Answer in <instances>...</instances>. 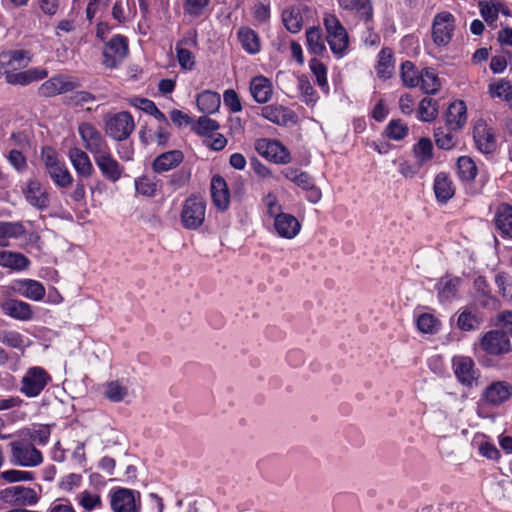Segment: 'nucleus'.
I'll use <instances>...</instances> for the list:
<instances>
[{"instance_id":"2","label":"nucleus","mask_w":512,"mask_h":512,"mask_svg":"<svg viewBox=\"0 0 512 512\" xmlns=\"http://www.w3.org/2000/svg\"><path fill=\"white\" fill-rule=\"evenodd\" d=\"M134 128V119L129 112L123 111L105 116L106 133L116 141L126 140Z\"/></svg>"},{"instance_id":"12","label":"nucleus","mask_w":512,"mask_h":512,"mask_svg":"<svg viewBox=\"0 0 512 512\" xmlns=\"http://www.w3.org/2000/svg\"><path fill=\"white\" fill-rule=\"evenodd\" d=\"M452 367L457 380L464 386L472 387L479 376L474 361L468 356L453 357Z\"/></svg>"},{"instance_id":"36","label":"nucleus","mask_w":512,"mask_h":512,"mask_svg":"<svg viewBox=\"0 0 512 512\" xmlns=\"http://www.w3.org/2000/svg\"><path fill=\"white\" fill-rule=\"evenodd\" d=\"M238 38L243 49L250 54H256L260 50L259 37L256 32L250 28L244 27L239 29Z\"/></svg>"},{"instance_id":"16","label":"nucleus","mask_w":512,"mask_h":512,"mask_svg":"<svg viewBox=\"0 0 512 512\" xmlns=\"http://www.w3.org/2000/svg\"><path fill=\"white\" fill-rule=\"evenodd\" d=\"M1 311L16 320L29 321L33 318V310L28 303L17 299H6L0 303Z\"/></svg>"},{"instance_id":"59","label":"nucleus","mask_w":512,"mask_h":512,"mask_svg":"<svg viewBox=\"0 0 512 512\" xmlns=\"http://www.w3.org/2000/svg\"><path fill=\"white\" fill-rule=\"evenodd\" d=\"M23 232L20 223L0 222V239L16 238Z\"/></svg>"},{"instance_id":"58","label":"nucleus","mask_w":512,"mask_h":512,"mask_svg":"<svg viewBox=\"0 0 512 512\" xmlns=\"http://www.w3.org/2000/svg\"><path fill=\"white\" fill-rule=\"evenodd\" d=\"M1 477L9 483L32 481L34 479L33 473L15 469L2 472Z\"/></svg>"},{"instance_id":"49","label":"nucleus","mask_w":512,"mask_h":512,"mask_svg":"<svg viewBox=\"0 0 512 512\" xmlns=\"http://www.w3.org/2000/svg\"><path fill=\"white\" fill-rule=\"evenodd\" d=\"M440 322L432 315L423 313L417 318V328L422 333L434 334L439 330Z\"/></svg>"},{"instance_id":"8","label":"nucleus","mask_w":512,"mask_h":512,"mask_svg":"<svg viewBox=\"0 0 512 512\" xmlns=\"http://www.w3.org/2000/svg\"><path fill=\"white\" fill-rule=\"evenodd\" d=\"M78 133L83 141L84 147L93 154H101L108 149V145L101 132L91 123H81Z\"/></svg>"},{"instance_id":"3","label":"nucleus","mask_w":512,"mask_h":512,"mask_svg":"<svg viewBox=\"0 0 512 512\" xmlns=\"http://www.w3.org/2000/svg\"><path fill=\"white\" fill-rule=\"evenodd\" d=\"M206 203L202 198L189 197L185 200L181 211V223L184 228L196 230L205 220Z\"/></svg>"},{"instance_id":"48","label":"nucleus","mask_w":512,"mask_h":512,"mask_svg":"<svg viewBox=\"0 0 512 512\" xmlns=\"http://www.w3.org/2000/svg\"><path fill=\"white\" fill-rule=\"evenodd\" d=\"M452 130L447 128V131L439 127L434 131V139L438 148L449 150L456 144L454 135L451 133Z\"/></svg>"},{"instance_id":"34","label":"nucleus","mask_w":512,"mask_h":512,"mask_svg":"<svg viewBox=\"0 0 512 512\" xmlns=\"http://www.w3.org/2000/svg\"><path fill=\"white\" fill-rule=\"evenodd\" d=\"M220 104L221 99L217 92L207 90L198 95L197 106L204 113H215L219 109Z\"/></svg>"},{"instance_id":"63","label":"nucleus","mask_w":512,"mask_h":512,"mask_svg":"<svg viewBox=\"0 0 512 512\" xmlns=\"http://www.w3.org/2000/svg\"><path fill=\"white\" fill-rule=\"evenodd\" d=\"M101 504V498L97 494H92L89 491H84L80 495V505L88 511L93 510Z\"/></svg>"},{"instance_id":"26","label":"nucleus","mask_w":512,"mask_h":512,"mask_svg":"<svg viewBox=\"0 0 512 512\" xmlns=\"http://www.w3.org/2000/svg\"><path fill=\"white\" fill-rule=\"evenodd\" d=\"M250 92L256 102L266 103L272 97V84L264 76L254 77L250 82Z\"/></svg>"},{"instance_id":"44","label":"nucleus","mask_w":512,"mask_h":512,"mask_svg":"<svg viewBox=\"0 0 512 512\" xmlns=\"http://www.w3.org/2000/svg\"><path fill=\"white\" fill-rule=\"evenodd\" d=\"M21 286L25 288L23 295L31 300L40 301L45 296V288L38 281L27 279L21 282Z\"/></svg>"},{"instance_id":"52","label":"nucleus","mask_w":512,"mask_h":512,"mask_svg":"<svg viewBox=\"0 0 512 512\" xmlns=\"http://www.w3.org/2000/svg\"><path fill=\"white\" fill-rule=\"evenodd\" d=\"M414 154L422 163L432 159L433 145L429 138H421L414 147Z\"/></svg>"},{"instance_id":"45","label":"nucleus","mask_w":512,"mask_h":512,"mask_svg":"<svg viewBox=\"0 0 512 512\" xmlns=\"http://www.w3.org/2000/svg\"><path fill=\"white\" fill-rule=\"evenodd\" d=\"M327 42L331 51L336 55H342L348 47V34L345 31L327 35Z\"/></svg>"},{"instance_id":"27","label":"nucleus","mask_w":512,"mask_h":512,"mask_svg":"<svg viewBox=\"0 0 512 512\" xmlns=\"http://www.w3.org/2000/svg\"><path fill=\"white\" fill-rule=\"evenodd\" d=\"M47 71L45 69H29L26 71L15 72L13 74H8L6 82L11 85H28L32 82L39 81L44 79L47 76Z\"/></svg>"},{"instance_id":"35","label":"nucleus","mask_w":512,"mask_h":512,"mask_svg":"<svg viewBox=\"0 0 512 512\" xmlns=\"http://www.w3.org/2000/svg\"><path fill=\"white\" fill-rule=\"evenodd\" d=\"M46 172L48 173L54 184L60 188H67L73 182V178L70 172L68 171L65 164L62 162L48 169Z\"/></svg>"},{"instance_id":"24","label":"nucleus","mask_w":512,"mask_h":512,"mask_svg":"<svg viewBox=\"0 0 512 512\" xmlns=\"http://www.w3.org/2000/svg\"><path fill=\"white\" fill-rule=\"evenodd\" d=\"M261 116L277 125H286L294 120V113L281 105H267L261 109Z\"/></svg>"},{"instance_id":"11","label":"nucleus","mask_w":512,"mask_h":512,"mask_svg":"<svg viewBox=\"0 0 512 512\" xmlns=\"http://www.w3.org/2000/svg\"><path fill=\"white\" fill-rule=\"evenodd\" d=\"M473 139L478 150L484 154H490L496 150L497 139L493 128L480 119L473 129Z\"/></svg>"},{"instance_id":"57","label":"nucleus","mask_w":512,"mask_h":512,"mask_svg":"<svg viewBox=\"0 0 512 512\" xmlns=\"http://www.w3.org/2000/svg\"><path fill=\"white\" fill-rule=\"evenodd\" d=\"M298 88L301 92L303 102L310 104L315 102V90L306 76L298 77Z\"/></svg>"},{"instance_id":"32","label":"nucleus","mask_w":512,"mask_h":512,"mask_svg":"<svg viewBox=\"0 0 512 512\" xmlns=\"http://www.w3.org/2000/svg\"><path fill=\"white\" fill-rule=\"evenodd\" d=\"M460 282L461 279L459 277H442L437 284L439 298L444 301H451L455 298Z\"/></svg>"},{"instance_id":"42","label":"nucleus","mask_w":512,"mask_h":512,"mask_svg":"<svg viewBox=\"0 0 512 512\" xmlns=\"http://www.w3.org/2000/svg\"><path fill=\"white\" fill-rule=\"evenodd\" d=\"M418 113L420 119L424 122L433 121L438 115V104L437 101L431 98H423L420 101Z\"/></svg>"},{"instance_id":"33","label":"nucleus","mask_w":512,"mask_h":512,"mask_svg":"<svg viewBox=\"0 0 512 512\" xmlns=\"http://www.w3.org/2000/svg\"><path fill=\"white\" fill-rule=\"evenodd\" d=\"M420 83L418 86H420L421 90L425 94H436L441 87L440 80L438 78V75L432 68H424L420 72Z\"/></svg>"},{"instance_id":"13","label":"nucleus","mask_w":512,"mask_h":512,"mask_svg":"<svg viewBox=\"0 0 512 512\" xmlns=\"http://www.w3.org/2000/svg\"><path fill=\"white\" fill-rule=\"evenodd\" d=\"M512 396V385L507 381H494L488 385L482 397L486 403L492 406H500L507 402Z\"/></svg>"},{"instance_id":"64","label":"nucleus","mask_w":512,"mask_h":512,"mask_svg":"<svg viewBox=\"0 0 512 512\" xmlns=\"http://www.w3.org/2000/svg\"><path fill=\"white\" fill-rule=\"evenodd\" d=\"M41 158L44 162L46 171L60 163L56 151L48 146L42 148Z\"/></svg>"},{"instance_id":"5","label":"nucleus","mask_w":512,"mask_h":512,"mask_svg":"<svg viewBox=\"0 0 512 512\" xmlns=\"http://www.w3.org/2000/svg\"><path fill=\"white\" fill-rule=\"evenodd\" d=\"M255 149L262 157L276 164H288L291 161L289 150L277 140L258 139Z\"/></svg>"},{"instance_id":"37","label":"nucleus","mask_w":512,"mask_h":512,"mask_svg":"<svg viewBox=\"0 0 512 512\" xmlns=\"http://www.w3.org/2000/svg\"><path fill=\"white\" fill-rule=\"evenodd\" d=\"M483 323L482 317L468 310L460 312L457 319V327L462 331H475Z\"/></svg>"},{"instance_id":"38","label":"nucleus","mask_w":512,"mask_h":512,"mask_svg":"<svg viewBox=\"0 0 512 512\" xmlns=\"http://www.w3.org/2000/svg\"><path fill=\"white\" fill-rule=\"evenodd\" d=\"M307 45L313 54L321 55L325 51V45L322 39L321 29L319 27H310L306 31Z\"/></svg>"},{"instance_id":"43","label":"nucleus","mask_w":512,"mask_h":512,"mask_svg":"<svg viewBox=\"0 0 512 512\" xmlns=\"http://www.w3.org/2000/svg\"><path fill=\"white\" fill-rule=\"evenodd\" d=\"M459 176L462 180L472 181L477 175V167L474 161L467 156H462L457 161Z\"/></svg>"},{"instance_id":"28","label":"nucleus","mask_w":512,"mask_h":512,"mask_svg":"<svg viewBox=\"0 0 512 512\" xmlns=\"http://www.w3.org/2000/svg\"><path fill=\"white\" fill-rule=\"evenodd\" d=\"M495 225L503 236L512 238V206L502 203L495 214Z\"/></svg>"},{"instance_id":"22","label":"nucleus","mask_w":512,"mask_h":512,"mask_svg":"<svg viewBox=\"0 0 512 512\" xmlns=\"http://www.w3.org/2000/svg\"><path fill=\"white\" fill-rule=\"evenodd\" d=\"M466 111L464 101L459 100L451 103L445 115L448 129L453 131L461 129L466 123Z\"/></svg>"},{"instance_id":"14","label":"nucleus","mask_w":512,"mask_h":512,"mask_svg":"<svg viewBox=\"0 0 512 512\" xmlns=\"http://www.w3.org/2000/svg\"><path fill=\"white\" fill-rule=\"evenodd\" d=\"M94 161L102 176L112 182H116L122 175V167L110 153L109 148L103 153L94 156Z\"/></svg>"},{"instance_id":"9","label":"nucleus","mask_w":512,"mask_h":512,"mask_svg":"<svg viewBox=\"0 0 512 512\" xmlns=\"http://www.w3.org/2000/svg\"><path fill=\"white\" fill-rule=\"evenodd\" d=\"M454 21V16L449 12H441L435 16L432 25V37L436 45H448L452 38Z\"/></svg>"},{"instance_id":"19","label":"nucleus","mask_w":512,"mask_h":512,"mask_svg":"<svg viewBox=\"0 0 512 512\" xmlns=\"http://www.w3.org/2000/svg\"><path fill=\"white\" fill-rule=\"evenodd\" d=\"M210 189L214 205L220 211L227 210L230 203V193L224 178L220 175L213 176Z\"/></svg>"},{"instance_id":"62","label":"nucleus","mask_w":512,"mask_h":512,"mask_svg":"<svg viewBox=\"0 0 512 512\" xmlns=\"http://www.w3.org/2000/svg\"><path fill=\"white\" fill-rule=\"evenodd\" d=\"M191 171L189 169H180L173 173L169 180V185L173 189H178L184 186L190 179Z\"/></svg>"},{"instance_id":"15","label":"nucleus","mask_w":512,"mask_h":512,"mask_svg":"<svg viewBox=\"0 0 512 512\" xmlns=\"http://www.w3.org/2000/svg\"><path fill=\"white\" fill-rule=\"evenodd\" d=\"M274 228L279 237L290 240L299 234L301 224L295 216L281 213L276 215L274 219Z\"/></svg>"},{"instance_id":"50","label":"nucleus","mask_w":512,"mask_h":512,"mask_svg":"<svg viewBox=\"0 0 512 512\" xmlns=\"http://www.w3.org/2000/svg\"><path fill=\"white\" fill-rule=\"evenodd\" d=\"M0 342L4 345H7L11 348L22 350L24 348V338L23 336L13 330H3L0 331Z\"/></svg>"},{"instance_id":"51","label":"nucleus","mask_w":512,"mask_h":512,"mask_svg":"<svg viewBox=\"0 0 512 512\" xmlns=\"http://www.w3.org/2000/svg\"><path fill=\"white\" fill-rule=\"evenodd\" d=\"M495 283L502 297L512 304V277L506 273H498Z\"/></svg>"},{"instance_id":"39","label":"nucleus","mask_w":512,"mask_h":512,"mask_svg":"<svg viewBox=\"0 0 512 512\" xmlns=\"http://www.w3.org/2000/svg\"><path fill=\"white\" fill-rule=\"evenodd\" d=\"M420 73L411 61H405L401 65L400 76L403 84L408 88L417 87L420 83Z\"/></svg>"},{"instance_id":"20","label":"nucleus","mask_w":512,"mask_h":512,"mask_svg":"<svg viewBox=\"0 0 512 512\" xmlns=\"http://www.w3.org/2000/svg\"><path fill=\"white\" fill-rule=\"evenodd\" d=\"M69 159L77 174L82 178H89L94 172L93 165L88 154L80 148L74 147L69 150Z\"/></svg>"},{"instance_id":"31","label":"nucleus","mask_w":512,"mask_h":512,"mask_svg":"<svg viewBox=\"0 0 512 512\" xmlns=\"http://www.w3.org/2000/svg\"><path fill=\"white\" fill-rule=\"evenodd\" d=\"M473 286L476 292V300L481 307L489 308L495 306L497 300L491 295L489 285L483 276L476 277Z\"/></svg>"},{"instance_id":"47","label":"nucleus","mask_w":512,"mask_h":512,"mask_svg":"<svg viewBox=\"0 0 512 512\" xmlns=\"http://www.w3.org/2000/svg\"><path fill=\"white\" fill-rule=\"evenodd\" d=\"M30 264L29 259L22 253L7 251L5 266L12 270L21 271L26 269Z\"/></svg>"},{"instance_id":"30","label":"nucleus","mask_w":512,"mask_h":512,"mask_svg":"<svg viewBox=\"0 0 512 512\" xmlns=\"http://www.w3.org/2000/svg\"><path fill=\"white\" fill-rule=\"evenodd\" d=\"M434 192L437 200L446 203L455 193L451 179L446 173H439L434 180Z\"/></svg>"},{"instance_id":"18","label":"nucleus","mask_w":512,"mask_h":512,"mask_svg":"<svg viewBox=\"0 0 512 512\" xmlns=\"http://www.w3.org/2000/svg\"><path fill=\"white\" fill-rule=\"evenodd\" d=\"M77 87V84L64 76H55L45 81L39 88V94L44 97H51L58 94L70 92Z\"/></svg>"},{"instance_id":"6","label":"nucleus","mask_w":512,"mask_h":512,"mask_svg":"<svg viewBox=\"0 0 512 512\" xmlns=\"http://www.w3.org/2000/svg\"><path fill=\"white\" fill-rule=\"evenodd\" d=\"M128 54V40L125 36L115 35L105 44L103 50V65L106 68H116Z\"/></svg>"},{"instance_id":"23","label":"nucleus","mask_w":512,"mask_h":512,"mask_svg":"<svg viewBox=\"0 0 512 512\" xmlns=\"http://www.w3.org/2000/svg\"><path fill=\"white\" fill-rule=\"evenodd\" d=\"M183 159L184 155L182 151L171 150L157 156L152 163V167L157 173L166 172L179 166Z\"/></svg>"},{"instance_id":"4","label":"nucleus","mask_w":512,"mask_h":512,"mask_svg":"<svg viewBox=\"0 0 512 512\" xmlns=\"http://www.w3.org/2000/svg\"><path fill=\"white\" fill-rule=\"evenodd\" d=\"M50 381L51 377L44 368L30 367L21 379L20 391L27 397H36Z\"/></svg>"},{"instance_id":"1","label":"nucleus","mask_w":512,"mask_h":512,"mask_svg":"<svg viewBox=\"0 0 512 512\" xmlns=\"http://www.w3.org/2000/svg\"><path fill=\"white\" fill-rule=\"evenodd\" d=\"M478 346L485 354L495 357L503 356L511 351L508 332L503 329H492L481 335Z\"/></svg>"},{"instance_id":"40","label":"nucleus","mask_w":512,"mask_h":512,"mask_svg":"<svg viewBox=\"0 0 512 512\" xmlns=\"http://www.w3.org/2000/svg\"><path fill=\"white\" fill-rule=\"evenodd\" d=\"M378 77L388 79L394 71L393 56L390 51L385 49L379 53V60L376 67Z\"/></svg>"},{"instance_id":"53","label":"nucleus","mask_w":512,"mask_h":512,"mask_svg":"<svg viewBox=\"0 0 512 512\" xmlns=\"http://www.w3.org/2000/svg\"><path fill=\"white\" fill-rule=\"evenodd\" d=\"M489 91L492 97L503 98L506 101L512 100V86L509 81L500 80L496 84H491Z\"/></svg>"},{"instance_id":"7","label":"nucleus","mask_w":512,"mask_h":512,"mask_svg":"<svg viewBox=\"0 0 512 512\" xmlns=\"http://www.w3.org/2000/svg\"><path fill=\"white\" fill-rule=\"evenodd\" d=\"M12 462L23 467H34L42 463L41 452L31 443L17 441L11 443Z\"/></svg>"},{"instance_id":"60","label":"nucleus","mask_w":512,"mask_h":512,"mask_svg":"<svg viewBox=\"0 0 512 512\" xmlns=\"http://www.w3.org/2000/svg\"><path fill=\"white\" fill-rule=\"evenodd\" d=\"M209 2L210 0H186L184 11L193 17H198L203 13Z\"/></svg>"},{"instance_id":"25","label":"nucleus","mask_w":512,"mask_h":512,"mask_svg":"<svg viewBox=\"0 0 512 512\" xmlns=\"http://www.w3.org/2000/svg\"><path fill=\"white\" fill-rule=\"evenodd\" d=\"M24 193L26 200L35 208L39 210H44L48 207V194L44 190H42L41 185L38 181H29Z\"/></svg>"},{"instance_id":"54","label":"nucleus","mask_w":512,"mask_h":512,"mask_svg":"<svg viewBox=\"0 0 512 512\" xmlns=\"http://www.w3.org/2000/svg\"><path fill=\"white\" fill-rule=\"evenodd\" d=\"M284 25L291 33H298L302 28V17L293 10H285L282 14Z\"/></svg>"},{"instance_id":"41","label":"nucleus","mask_w":512,"mask_h":512,"mask_svg":"<svg viewBox=\"0 0 512 512\" xmlns=\"http://www.w3.org/2000/svg\"><path fill=\"white\" fill-rule=\"evenodd\" d=\"M104 396L111 402L123 401L128 396V388L118 380L106 384Z\"/></svg>"},{"instance_id":"61","label":"nucleus","mask_w":512,"mask_h":512,"mask_svg":"<svg viewBox=\"0 0 512 512\" xmlns=\"http://www.w3.org/2000/svg\"><path fill=\"white\" fill-rule=\"evenodd\" d=\"M224 104L229 107L233 113L240 112L242 105L238 94L233 89H227L223 94Z\"/></svg>"},{"instance_id":"55","label":"nucleus","mask_w":512,"mask_h":512,"mask_svg":"<svg viewBox=\"0 0 512 512\" xmlns=\"http://www.w3.org/2000/svg\"><path fill=\"white\" fill-rule=\"evenodd\" d=\"M176 57L182 69L191 70L195 66V57L192 52L180 45L175 47Z\"/></svg>"},{"instance_id":"56","label":"nucleus","mask_w":512,"mask_h":512,"mask_svg":"<svg viewBox=\"0 0 512 512\" xmlns=\"http://www.w3.org/2000/svg\"><path fill=\"white\" fill-rule=\"evenodd\" d=\"M309 66H310L312 73L316 77L317 84L322 88L326 87L327 86V77H326L327 69H326L325 65L317 58H313L310 60Z\"/></svg>"},{"instance_id":"21","label":"nucleus","mask_w":512,"mask_h":512,"mask_svg":"<svg viewBox=\"0 0 512 512\" xmlns=\"http://www.w3.org/2000/svg\"><path fill=\"white\" fill-rule=\"evenodd\" d=\"M111 508L114 512H137L133 492L125 488L116 490L111 497Z\"/></svg>"},{"instance_id":"10","label":"nucleus","mask_w":512,"mask_h":512,"mask_svg":"<svg viewBox=\"0 0 512 512\" xmlns=\"http://www.w3.org/2000/svg\"><path fill=\"white\" fill-rule=\"evenodd\" d=\"M30 62L28 52L24 50H10L0 53V77L13 74L16 71L25 68Z\"/></svg>"},{"instance_id":"17","label":"nucleus","mask_w":512,"mask_h":512,"mask_svg":"<svg viewBox=\"0 0 512 512\" xmlns=\"http://www.w3.org/2000/svg\"><path fill=\"white\" fill-rule=\"evenodd\" d=\"M1 495L4 500L14 502L17 505H33L38 501L35 490L24 486L6 488L1 492Z\"/></svg>"},{"instance_id":"46","label":"nucleus","mask_w":512,"mask_h":512,"mask_svg":"<svg viewBox=\"0 0 512 512\" xmlns=\"http://www.w3.org/2000/svg\"><path fill=\"white\" fill-rule=\"evenodd\" d=\"M408 134V127L400 119H394L389 122L385 129V135L392 140H402Z\"/></svg>"},{"instance_id":"29","label":"nucleus","mask_w":512,"mask_h":512,"mask_svg":"<svg viewBox=\"0 0 512 512\" xmlns=\"http://www.w3.org/2000/svg\"><path fill=\"white\" fill-rule=\"evenodd\" d=\"M344 10L354 12L362 20L369 21L373 16V9L369 0H337Z\"/></svg>"}]
</instances>
